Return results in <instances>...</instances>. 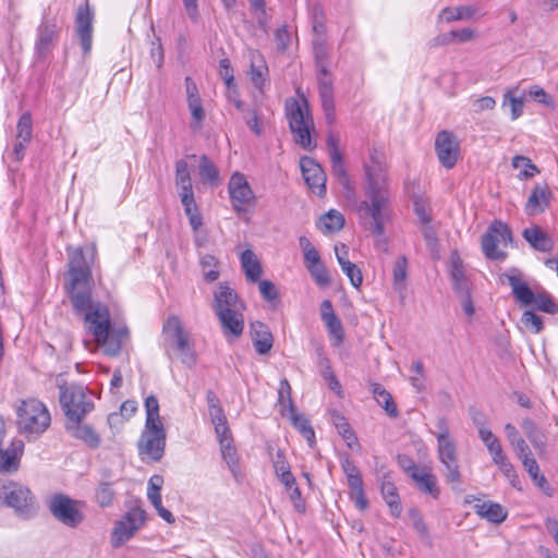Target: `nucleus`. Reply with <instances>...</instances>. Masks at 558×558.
Masks as SVG:
<instances>
[{
    "label": "nucleus",
    "instance_id": "obj_60",
    "mask_svg": "<svg viewBox=\"0 0 558 558\" xmlns=\"http://www.w3.org/2000/svg\"><path fill=\"white\" fill-rule=\"evenodd\" d=\"M329 333L336 339L337 343L340 344L344 338V331L341 324V320L338 316H330L328 319L324 320Z\"/></svg>",
    "mask_w": 558,
    "mask_h": 558
},
{
    "label": "nucleus",
    "instance_id": "obj_33",
    "mask_svg": "<svg viewBox=\"0 0 558 558\" xmlns=\"http://www.w3.org/2000/svg\"><path fill=\"white\" fill-rule=\"evenodd\" d=\"M241 265L244 270L245 277L252 282L259 280L263 269L259 260L252 250H245L241 254Z\"/></svg>",
    "mask_w": 558,
    "mask_h": 558
},
{
    "label": "nucleus",
    "instance_id": "obj_62",
    "mask_svg": "<svg viewBox=\"0 0 558 558\" xmlns=\"http://www.w3.org/2000/svg\"><path fill=\"white\" fill-rule=\"evenodd\" d=\"M529 96L539 102V104H543L547 107H554L555 106V101L553 99V97L546 93V90L538 86V85H533L529 88V92H527Z\"/></svg>",
    "mask_w": 558,
    "mask_h": 558
},
{
    "label": "nucleus",
    "instance_id": "obj_7",
    "mask_svg": "<svg viewBox=\"0 0 558 558\" xmlns=\"http://www.w3.org/2000/svg\"><path fill=\"white\" fill-rule=\"evenodd\" d=\"M60 403L69 421L81 422L94 408L84 388L77 385L59 384Z\"/></svg>",
    "mask_w": 558,
    "mask_h": 558
},
{
    "label": "nucleus",
    "instance_id": "obj_32",
    "mask_svg": "<svg viewBox=\"0 0 558 558\" xmlns=\"http://www.w3.org/2000/svg\"><path fill=\"white\" fill-rule=\"evenodd\" d=\"M116 498L113 482L110 480H101L94 490V501L102 509L112 506Z\"/></svg>",
    "mask_w": 558,
    "mask_h": 558
},
{
    "label": "nucleus",
    "instance_id": "obj_29",
    "mask_svg": "<svg viewBox=\"0 0 558 558\" xmlns=\"http://www.w3.org/2000/svg\"><path fill=\"white\" fill-rule=\"evenodd\" d=\"M129 338V329L125 326L108 330L106 343H101L104 352L109 356H116L120 353L122 343Z\"/></svg>",
    "mask_w": 558,
    "mask_h": 558
},
{
    "label": "nucleus",
    "instance_id": "obj_47",
    "mask_svg": "<svg viewBox=\"0 0 558 558\" xmlns=\"http://www.w3.org/2000/svg\"><path fill=\"white\" fill-rule=\"evenodd\" d=\"M312 45L316 69L322 66L328 68L329 54L326 46V38L314 37Z\"/></svg>",
    "mask_w": 558,
    "mask_h": 558
},
{
    "label": "nucleus",
    "instance_id": "obj_25",
    "mask_svg": "<svg viewBox=\"0 0 558 558\" xmlns=\"http://www.w3.org/2000/svg\"><path fill=\"white\" fill-rule=\"evenodd\" d=\"M475 513L490 523L500 524L507 517L508 511L498 502L483 501L474 505Z\"/></svg>",
    "mask_w": 558,
    "mask_h": 558
},
{
    "label": "nucleus",
    "instance_id": "obj_38",
    "mask_svg": "<svg viewBox=\"0 0 558 558\" xmlns=\"http://www.w3.org/2000/svg\"><path fill=\"white\" fill-rule=\"evenodd\" d=\"M505 433L518 458L531 453L530 447L511 423L505 425Z\"/></svg>",
    "mask_w": 558,
    "mask_h": 558
},
{
    "label": "nucleus",
    "instance_id": "obj_52",
    "mask_svg": "<svg viewBox=\"0 0 558 558\" xmlns=\"http://www.w3.org/2000/svg\"><path fill=\"white\" fill-rule=\"evenodd\" d=\"M512 167L515 169L522 168L519 178L520 179H529L534 177L535 173L538 172V169L535 165L532 163L531 159L524 156H514L512 158Z\"/></svg>",
    "mask_w": 558,
    "mask_h": 558
},
{
    "label": "nucleus",
    "instance_id": "obj_48",
    "mask_svg": "<svg viewBox=\"0 0 558 558\" xmlns=\"http://www.w3.org/2000/svg\"><path fill=\"white\" fill-rule=\"evenodd\" d=\"M325 232H336L343 228L344 217L339 211L331 209L320 219Z\"/></svg>",
    "mask_w": 558,
    "mask_h": 558
},
{
    "label": "nucleus",
    "instance_id": "obj_21",
    "mask_svg": "<svg viewBox=\"0 0 558 558\" xmlns=\"http://www.w3.org/2000/svg\"><path fill=\"white\" fill-rule=\"evenodd\" d=\"M186 101L192 116V126L201 128L205 120V110L199 97L198 88L195 82L190 77H185Z\"/></svg>",
    "mask_w": 558,
    "mask_h": 558
},
{
    "label": "nucleus",
    "instance_id": "obj_63",
    "mask_svg": "<svg viewBox=\"0 0 558 558\" xmlns=\"http://www.w3.org/2000/svg\"><path fill=\"white\" fill-rule=\"evenodd\" d=\"M259 64L256 65V59L253 57L251 62V80L255 87L262 88L264 83V71H267L262 58L258 59Z\"/></svg>",
    "mask_w": 558,
    "mask_h": 558
},
{
    "label": "nucleus",
    "instance_id": "obj_19",
    "mask_svg": "<svg viewBox=\"0 0 558 558\" xmlns=\"http://www.w3.org/2000/svg\"><path fill=\"white\" fill-rule=\"evenodd\" d=\"M245 305L236 292L227 283H220L214 293V311L216 315L228 311H244Z\"/></svg>",
    "mask_w": 558,
    "mask_h": 558
},
{
    "label": "nucleus",
    "instance_id": "obj_39",
    "mask_svg": "<svg viewBox=\"0 0 558 558\" xmlns=\"http://www.w3.org/2000/svg\"><path fill=\"white\" fill-rule=\"evenodd\" d=\"M292 425L296 428L300 434L307 440L308 445L313 447L315 445V432L310 424V421L303 415L296 413V410L288 414Z\"/></svg>",
    "mask_w": 558,
    "mask_h": 558
},
{
    "label": "nucleus",
    "instance_id": "obj_3",
    "mask_svg": "<svg viewBox=\"0 0 558 558\" xmlns=\"http://www.w3.org/2000/svg\"><path fill=\"white\" fill-rule=\"evenodd\" d=\"M16 414L19 432L28 438L38 437L50 426V413L46 405L37 399L21 401Z\"/></svg>",
    "mask_w": 558,
    "mask_h": 558
},
{
    "label": "nucleus",
    "instance_id": "obj_45",
    "mask_svg": "<svg viewBox=\"0 0 558 558\" xmlns=\"http://www.w3.org/2000/svg\"><path fill=\"white\" fill-rule=\"evenodd\" d=\"M517 88L508 89L504 94L502 106H510L511 119L517 120L523 113L524 101L522 97H517Z\"/></svg>",
    "mask_w": 558,
    "mask_h": 558
},
{
    "label": "nucleus",
    "instance_id": "obj_28",
    "mask_svg": "<svg viewBox=\"0 0 558 558\" xmlns=\"http://www.w3.org/2000/svg\"><path fill=\"white\" fill-rule=\"evenodd\" d=\"M66 429L73 437L83 440L90 448H97L100 445L98 434L87 424L82 425L81 422L69 421Z\"/></svg>",
    "mask_w": 558,
    "mask_h": 558
},
{
    "label": "nucleus",
    "instance_id": "obj_23",
    "mask_svg": "<svg viewBox=\"0 0 558 558\" xmlns=\"http://www.w3.org/2000/svg\"><path fill=\"white\" fill-rule=\"evenodd\" d=\"M23 451L24 442L20 439L13 440L4 450L0 448V472L12 473L17 471Z\"/></svg>",
    "mask_w": 558,
    "mask_h": 558
},
{
    "label": "nucleus",
    "instance_id": "obj_43",
    "mask_svg": "<svg viewBox=\"0 0 558 558\" xmlns=\"http://www.w3.org/2000/svg\"><path fill=\"white\" fill-rule=\"evenodd\" d=\"M392 277L395 290L403 291L408 278V259L405 256L397 258L392 269Z\"/></svg>",
    "mask_w": 558,
    "mask_h": 558
},
{
    "label": "nucleus",
    "instance_id": "obj_2",
    "mask_svg": "<svg viewBox=\"0 0 558 558\" xmlns=\"http://www.w3.org/2000/svg\"><path fill=\"white\" fill-rule=\"evenodd\" d=\"M364 194L366 199L357 205L362 227L373 235L385 234V225L390 218L389 179L384 157L376 150L364 165Z\"/></svg>",
    "mask_w": 558,
    "mask_h": 558
},
{
    "label": "nucleus",
    "instance_id": "obj_10",
    "mask_svg": "<svg viewBox=\"0 0 558 558\" xmlns=\"http://www.w3.org/2000/svg\"><path fill=\"white\" fill-rule=\"evenodd\" d=\"M61 33V26L56 17L45 16L36 29L34 58L36 61L46 60L56 48Z\"/></svg>",
    "mask_w": 558,
    "mask_h": 558
},
{
    "label": "nucleus",
    "instance_id": "obj_9",
    "mask_svg": "<svg viewBox=\"0 0 558 558\" xmlns=\"http://www.w3.org/2000/svg\"><path fill=\"white\" fill-rule=\"evenodd\" d=\"M166 429L163 424H145L144 430L137 442L138 453L143 460L154 462L161 460L166 447Z\"/></svg>",
    "mask_w": 558,
    "mask_h": 558
},
{
    "label": "nucleus",
    "instance_id": "obj_14",
    "mask_svg": "<svg viewBox=\"0 0 558 558\" xmlns=\"http://www.w3.org/2000/svg\"><path fill=\"white\" fill-rule=\"evenodd\" d=\"M438 459L445 468L446 481L457 488L461 484V473L457 447L453 440L437 442Z\"/></svg>",
    "mask_w": 558,
    "mask_h": 558
},
{
    "label": "nucleus",
    "instance_id": "obj_4",
    "mask_svg": "<svg viewBox=\"0 0 558 558\" xmlns=\"http://www.w3.org/2000/svg\"><path fill=\"white\" fill-rule=\"evenodd\" d=\"M289 128L293 134L294 142L305 149H312L316 146L312 138L314 132V121L310 112L308 102L305 98L301 102L289 100L286 105Z\"/></svg>",
    "mask_w": 558,
    "mask_h": 558
},
{
    "label": "nucleus",
    "instance_id": "obj_53",
    "mask_svg": "<svg viewBox=\"0 0 558 558\" xmlns=\"http://www.w3.org/2000/svg\"><path fill=\"white\" fill-rule=\"evenodd\" d=\"M319 366L322 368V376L328 381L329 388L340 395L341 385L330 366L329 360L325 356H322L319 360Z\"/></svg>",
    "mask_w": 558,
    "mask_h": 558
},
{
    "label": "nucleus",
    "instance_id": "obj_37",
    "mask_svg": "<svg viewBox=\"0 0 558 558\" xmlns=\"http://www.w3.org/2000/svg\"><path fill=\"white\" fill-rule=\"evenodd\" d=\"M522 429L530 440V442L534 446V448L538 451H544L546 448V436L545 434L535 425V423L530 418H524L522 421Z\"/></svg>",
    "mask_w": 558,
    "mask_h": 558
},
{
    "label": "nucleus",
    "instance_id": "obj_16",
    "mask_svg": "<svg viewBox=\"0 0 558 558\" xmlns=\"http://www.w3.org/2000/svg\"><path fill=\"white\" fill-rule=\"evenodd\" d=\"M93 21L94 12L90 9L88 2H85V4L83 5H80L75 14V31L81 41L84 54H88L92 50Z\"/></svg>",
    "mask_w": 558,
    "mask_h": 558
},
{
    "label": "nucleus",
    "instance_id": "obj_17",
    "mask_svg": "<svg viewBox=\"0 0 558 558\" xmlns=\"http://www.w3.org/2000/svg\"><path fill=\"white\" fill-rule=\"evenodd\" d=\"M435 150L439 162L447 169L454 167L459 156V143L449 131H441L435 140Z\"/></svg>",
    "mask_w": 558,
    "mask_h": 558
},
{
    "label": "nucleus",
    "instance_id": "obj_1",
    "mask_svg": "<svg viewBox=\"0 0 558 558\" xmlns=\"http://www.w3.org/2000/svg\"><path fill=\"white\" fill-rule=\"evenodd\" d=\"M96 255L97 250L94 244L88 246L86 252L82 247L69 251L65 288L75 313L84 316L86 329L100 347L101 343H106L111 323L108 307L100 303L94 304L92 300L94 288L92 266Z\"/></svg>",
    "mask_w": 558,
    "mask_h": 558
},
{
    "label": "nucleus",
    "instance_id": "obj_31",
    "mask_svg": "<svg viewBox=\"0 0 558 558\" xmlns=\"http://www.w3.org/2000/svg\"><path fill=\"white\" fill-rule=\"evenodd\" d=\"M175 185L179 189V196L194 194L189 165L184 159L175 162Z\"/></svg>",
    "mask_w": 558,
    "mask_h": 558
},
{
    "label": "nucleus",
    "instance_id": "obj_46",
    "mask_svg": "<svg viewBox=\"0 0 558 558\" xmlns=\"http://www.w3.org/2000/svg\"><path fill=\"white\" fill-rule=\"evenodd\" d=\"M451 280L453 284V289L459 294H465L470 291L469 281L464 276V271L461 263L453 262L451 267Z\"/></svg>",
    "mask_w": 558,
    "mask_h": 558
},
{
    "label": "nucleus",
    "instance_id": "obj_49",
    "mask_svg": "<svg viewBox=\"0 0 558 558\" xmlns=\"http://www.w3.org/2000/svg\"><path fill=\"white\" fill-rule=\"evenodd\" d=\"M218 260L213 255H204L201 259V267L204 279L207 282H214L219 278V271L217 270Z\"/></svg>",
    "mask_w": 558,
    "mask_h": 558
},
{
    "label": "nucleus",
    "instance_id": "obj_40",
    "mask_svg": "<svg viewBox=\"0 0 558 558\" xmlns=\"http://www.w3.org/2000/svg\"><path fill=\"white\" fill-rule=\"evenodd\" d=\"M278 404L282 415H288L295 410L291 397V386L287 378L280 380L278 389Z\"/></svg>",
    "mask_w": 558,
    "mask_h": 558
},
{
    "label": "nucleus",
    "instance_id": "obj_50",
    "mask_svg": "<svg viewBox=\"0 0 558 558\" xmlns=\"http://www.w3.org/2000/svg\"><path fill=\"white\" fill-rule=\"evenodd\" d=\"M208 413L211 423L215 426L216 435H225L226 433L230 432L222 407L210 408L208 409Z\"/></svg>",
    "mask_w": 558,
    "mask_h": 558
},
{
    "label": "nucleus",
    "instance_id": "obj_34",
    "mask_svg": "<svg viewBox=\"0 0 558 558\" xmlns=\"http://www.w3.org/2000/svg\"><path fill=\"white\" fill-rule=\"evenodd\" d=\"M331 421L350 449L360 447L356 435L354 434L350 424L348 423L347 418L343 415H341L337 411H333L331 414Z\"/></svg>",
    "mask_w": 558,
    "mask_h": 558
},
{
    "label": "nucleus",
    "instance_id": "obj_41",
    "mask_svg": "<svg viewBox=\"0 0 558 558\" xmlns=\"http://www.w3.org/2000/svg\"><path fill=\"white\" fill-rule=\"evenodd\" d=\"M199 175L203 182L209 183L211 186L219 184L218 169L206 155L199 159Z\"/></svg>",
    "mask_w": 558,
    "mask_h": 558
},
{
    "label": "nucleus",
    "instance_id": "obj_15",
    "mask_svg": "<svg viewBox=\"0 0 558 558\" xmlns=\"http://www.w3.org/2000/svg\"><path fill=\"white\" fill-rule=\"evenodd\" d=\"M316 77L322 108L328 124H332L336 119L333 80L328 68L316 69Z\"/></svg>",
    "mask_w": 558,
    "mask_h": 558
},
{
    "label": "nucleus",
    "instance_id": "obj_35",
    "mask_svg": "<svg viewBox=\"0 0 558 558\" xmlns=\"http://www.w3.org/2000/svg\"><path fill=\"white\" fill-rule=\"evenodd\" d=\"M380 488L383 498L388 505L391 514L398 518L401 513L402 508L396 485L391 481L387 480V477L385 476L381 482Z\"/></svg>",
    "mask_w": 558,
    "mask_h": 558
},
{
    "label": "nucleus",
    "instance_id": "obj_61",
    "mask_svg": "<svg viewBox=\"0 0 558 558\" xmlns=\"http://www.w3.org/2000/svg\"><path fill=\"white\" fill-rule=\"evenodd\" d=\"M259 292L265 301L278 303L279 294L276 286L270 280H260L258 283Z\"/></svg>",
    "mask_w": 558,
    "mask_h": 558
},
{
    "label": "nucleus",
    "instance_id": "obj_12",
    "mask_svg": "<svg viewBox=\"0 0 558 558\" xmlns=\"http://www.w3.org/2000/svg\"><path fill=\"white\" fill-rule=\"evenodd\" d=\"M146 519L145 511L140 507L131 508L113 527L111 545L114 548L122 546L135 532L142 527Z\"/></svg>",
    "mask_w": 558,
    "mask_h": 558
},
{
    "label": "nucleus",
    "instance_id": "obj_54",
    "mask_svg": "<svg viewBox=\"0 0 558 558\" xmlns=\"http://www.w3.org/2000/svg\"><path fill=\"white\" fill-rule=\"evenodd\" d=\"M306 269L318 286L326 287L330 284L331 280L328 270L322 260L310 265Z\"/></svg>",
    "mask_w": 558,
    "mask_h": 558
},
{
    "label": "nucleus",
    "instance_id": "obj_6",
    "mask_svg": "<svg viewBox=\"0 0 558 558\" xmlns=\"http://www.w3.org/2000/svg\"><path fill=\"white\" fill-rule=\"evenodd\" d=\"M512 240L509 226L500 220H495L482 235V251L488 259L505 260L507 257L505 250L512 243Z\"/></svg>",
    "mask_w": 558,
    "mask_h": 558
},
{
    "label": "nucleus",
    "instance_id": "obj_27",
    "mask_svg": "<svg viewBox=\"0 0 558 558\" xmlns=\"http://www.w3.org/2000/svg\"><path fill=\"white\" fill-rule=\"evenodd\" d=\"M217 438L220 444V450L223 460L228 464L233 475L236 476L239 472V459L236 454V449L233 446V438L231 432H228L225 435H217Z\"/></svg>",
    "mask_w": 558,
    "mask_h": 558
},
{
    "label": "nucleus",
    "instance_id": "obj_8",
    "mask_svg": "<svg viewBox=\"0 0 558 558\" xmlns=\"http://www.w3.org/2000/svg\"><path fill=\"white\" fill-rule=\"evenodd\" d=\"M83 506L84 501L72 499L62 493L54 494L47 500L51 515L71 529L77 527L84 521Z\"/></svg>",
    "mask_w": 558,
    "mask_h": 558
},
{
    "label": "nucleus",
    "instance_id": "obj_13",
    "mask_svg": "<svg viewBox=\"0 0 558 558\" xmlns=\"http://www.w3.org/2000/svg\"><path fill=\"white\" fill-rule=\"evenodd\" d=\"M228 193L232 208L238 214L255 203V194L243 173L234 172L230 177Z\"/></svg>",
    "mask_w": 558,
    "mask_h": 558
},
{
    "label": "nucleus",
    "instance_id": "obj_51",
    "mask_svg": "<svg viewBox=\"0 0 558 558\" xmlns=\"http://www.w3.org/2000/svg\"><path fill=\"white\" fill-rule=\"evenodd\" d=\"M339 265H340L342 271L350 279L351 284L354 288H360L363 282V275H362L361 269L357 267V265L350 260L344 262L341 258H339Z\"/></svg>",
    "mask_w": 558,
    "mask_h": 558
},
{
    "label": "nucleus",
    "instance_id": "obj_11",
    "mask_svg": "<svg viewBox=\"0 0 558 558\" xmlns=\"http://www.w3.org/2000/svg\"><path fill=\"white\" fill-rule=\"evenodd\" d=\"M163 332L175 342L177 350L183 364L192 367L196 363V354L190 345V336L184 330L180 318L175 315L170 316L163 324Z\"/></svg>",
    "mask_w": 558,
    "mask_h": 558
},
{
    "label": "nucleus",
    "instance_id": "obj_57",
    "mask_svg": "<svg viewBox=\"0 0 558 558\" xmlns=\"http://www.w3.org/2000/svg\"><path fill=\"white\" fill-rule=\"evenodd\" d=\"M16 140L31 141L33 133V122L29 112H24L17 122Z\"/></svg>",
    "mask_w": 558,
    "mask_h": 558
},
{
    "label": "nucleus",
    "instance_id": "obj_18",
    "mask_svg": "<svg viewBox=\"0 0 558 558\" xmlns=\"http://www.w3.org/2000/svg\"><path fill=\"white\" fill-rule=\"evenodd\" d=\"M300 167L308 189L316 195L324 196L326 194V174L320 165L310 157H303Z\"/></svg>",
    "mask_w": 558,
    "mask_h": 558
},
{
    "label": "nucleus",
    "instance_id": "obj_20",
    "mask_svg": "<svg viewBox=\"0 0 558 558\" xmlns=\"http://www.w3.org/2000/svg\"><path fill=\"white\" fill-rule=\"evenodd\" d=\"M551 199V191L546 183L535 184L527 202L525 204V213L527 216H535L545 211Z\"/></svg>",
    "mask_w": 558,
    "mask_h": 558
},
{
    "label": "nucleus",
    "instance_id": "obj_44",
    "mask_svg": "<svg viewBox=\"0 0 558 558\" xmlns=\"http://www.w3.org/2000/svg\"><path fill=\"white\" fill-rule=\"evenodd\" d=\"M523 464V468L527 472V474L531 476L533 482L541 488H544V486L547 485V481L544 475L539 473V466L536 462V460L531 457V453H526L525 456L519 458Z\"/></svg>",
    "mask_w": 558,
    "mask_h": 558
},
{
    "label": "nucleus",
    "instance_id": "obj_5",
    "mask_svg": "<svg viewBox=\"0 0 558 558\" xmlns=\"http://www.w3.org/2000/svg\"><path fill=\"white\" fill-rule=\"evenodd\" d=\"M0 506L12 508L17 515L28 518L37 510L31 489L17 482L0 481Z\"/></svg>",
    "mask_w": 558,
    "mask_h": 558
},
{
    "label": "nucleus",
    "instance_id": "obj_24",
    "mask_svg": "<svg viewBox=\"0 0 558 558\" xmlns=\"http://www.w3.org/2000/svg\"><path fill=\"white\" fill-rule=\"evenodd\" d=\"M251 338L257 353L267 354L274 343L272 335L267 325L262 322H253L250 325Z\"/></svg>",
    "mask_w": 558,
    "mask_h": 558
},
{
    "label": "nucleus",
    "instance_id": "obj_55",
    "mask_svg": "<svg viewBox=\"0 0 558 558\" xmlns=\"http://www.w3.org/2000/svg\"><path fill=\"white\" fill-rule=\"evenodd\" d=\"M538 311L557 314L558 305L554 302L553 298L547 292L535 294V300L532 303Z\"/></svg>",
    "mask_w": 558,
    "mask_h": 558
},
{
    "label": "nucleus",
    "instance_id": "obj_58",
    "mask_svg": "<svg viewBox=\"0 0 558 558\" xmlns=\"http://www.w3.org/2000/svg\"><path fill=\"white\" fill-rule=\"evenodd\" d=\"M495 464L498 465L499 470L501 471V473L505 475V477L508 478L510 485L514 488H518L520 489V480H519V476L514 470V466L512 465V463L509 461L508 457L500 460V461H497Z\"/></svg>",
    "mask_w": 558,
    "mask_h": 558
},
{
    "label": "nucleus",
    "instance_id": "obj_30",
    "mask_svg": "<svg viewBox=\"0 0 558 558\" xmlns=\"http://www.w3.org/2000/svg\"><path fill=\"white\" fill-rule=\"evenodd\" d=\"M502 277L507 278L508 283L512 289V293L519 303L523 305H531L533 303L535 300V293L519 276L504 274L501 275V278Z\"/></svg>",
    "mask_w": 558,
    "mask_h": 558
},
{
    "label": "nucleus",
    "instance_id": "obj_56",
    "mask_svg": "<svg viewBox=\"0 0 558 558\" xmlns=\"http://www.w3.org/2000/svg\"><path fill=\"white\" fill-rule=\"evenodd\" d=\"M146 422L145 424H162L159 416V402L156 397L149 396L145 400Z\"/></svg>",
    "mask_w": 558,
    "mask_h": 558
},
{
    "label": "nucleus",
    "instance_id": "obj_59",
    "mask_svg": "<svg viewBox=\"0 0 558 558\" xmlns=\"http://www.w3.org/2000/svg\"><path fill=\"white\" fill-rule=\"evenodd\" d=\"M521 322L527 330L534 333H537L543 329V320L541 316L536 315L532 311H525L522 314Z\"/></svg>",
    "mask_w": 558,
    "mask_h": 558
},
{
    "label": "nucleus",
    "instance_id": "obj_42",
    "mask_svg": "<svg viewBox=\"0 0 558 558\" xmlns=\"http://www.w3.org/2000/svg\"><path fill=\"white\" fill-rule=\"evenodd\" d=\"M476 11L472 5L445 8L440 13V17H444L447 22L470 20L475 15Z\"/></svg>",
    "mask_w": 558,
    "mask_h": 558
},
{
    "label": "nucleus",
    "instance_id": "obj_22",
    "mask_svg": "<svg viewBox=\"0 0 558 558\" xmlns=\"http://www.w3.org/2000/svg\"><path fill=\"white\" fill-rule=\"evenodd\" d=\"M223 335L228 339H238L244 329L243 311H225L217 315Z\"/></svg>",
    "mask_w": 558,
    "mask_h": 558
},
{
    "label": "nucleus",
    "instance_id": "obj_26",
    "mask_svg": "<svg viewBox=\"0 0 558 558\" xmlns=\"http://www.w3.org/2000/svg\"><path fill=\"white\" fill-rule=\"evenodd\" d=\"M522 236L534 250L539 252H549L554 246L551 238L538 226L524 229Z\"/></svg>",
    "mask_w": 558,
    "mask_h": 558
},
{
    "label": "nucleus",
    "instance_id": "obj_36",
    "mask_svg": "<svg viewBox=\"0 0 558 558\" xmlns=\"http://www.w3.org/2000/svg\"><path fill=\"white\" fill-rule=\"evenodd\" d=\"M412 480L416 483L420 490L438 498L440 490L434 474L425 470H421L417 474H412Z\"/></svg>",
    "mask_w": 558,
    "mask_h": 558
},
{
    "label": "nucleus",
    "instance_id": "obj_64",
    "mask_svg": "<svg viewBox=\"0 0 558 558\" xmlns=\"http://www.w3.org/2000/svg\"><path fill=\"white\" fill-rule=\"evenodd\" d=\"M331 170L333 175L338 179L339 183L350 193L353 192V189L350 183L349 174L345 170L344 163H338L331 166Z\"/></svg>",
    "mask_w": 558,
    "mask_h": 558
}]
</instances>
